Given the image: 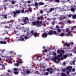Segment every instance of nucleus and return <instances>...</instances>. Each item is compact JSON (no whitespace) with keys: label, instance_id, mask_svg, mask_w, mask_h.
I'll use <instances>...</instances> for the list:
<instances>
[{"label":"nucleus","instance_id":"f257e3e1","mask_svg":"<svg viewBox=\"0 0 76 76\" xmlns=\"http://www.w3.org/2000/svg\"><path fill=\"white\" fill-rule=\"evenodd\" d=\"M64 52L63 50H59L57 51L58 54H59L60 53V55H59L58 56V57L57 56H55L54 58H52V60H53L55 63H58L59 62V60H60V57L62 56V54L61 53H64Z\"/></svg>","mask_w":76,"mask_h":76},{"label":"nucleus","instance_id":"f03ea898","mask_svg":"<svg viewBox=\"0 0 76 76\" xmlns=\"http://www.w3.org/2000/svg\"><path fill=\"white\" fill-rule=\"evenodd\" d=\"M28 37L27 36H24V38L26 39H27L28 38H29L30 36H32V35H34L35 37H37V32H35L34 33V31H31L30 32V34H28Z\"/></svg>","mask_w":76,"mask_h":76},{"label":"nucleus","instance_id":"7ed1b4c3","mask_svg":"<svg viewBox=\"0 0 76 76\" xmlns=\"http://www.w3.org/2000/svg\"><path fill=\"white\" fill-rule=\"evenodd\" d=\"M32 23L33 25H36L37 27H39L41 26L42 25V22L41 21H39L37 20L36 22H32Z\"/></svg>","mask_w":76,"mask_h":76},{"label":"nucleus","instance_id":"20e7f679","mask_svg":"<svg viewBox=\"0 0 76 76\" xmlns=\"http://www.w3.org/2000/svg\"><path fill=\"white\" fill-rule=\"evenodd\" d=\"M72 69V66H68L67 67L66 69V72L67 75H69V73L71 72Z\"/></svg>","mask_w":76,"mask_h":76},{"label":"nucleus","instance_id":"39448f33","mask_svg":"<svg viewBox=\"0 0 76 76\" xmlns=\"http://www.w3.org/2000/svg\"><path fill=\"white\" fill-rule=\"evenodd\" d=\"M20 10H16L15 11H13V13L14 14L13 15L14 17H15L18 15V14L20 13Z\"/></svg>","mask_w":76,"mask_h":76},{"label":"nucleus","instance_id":"423d86ee","mask_svg":"<svg viewBox=\"0 0 76 76\" xmlns=\"http://www.w3.org/2000/svg\"><path fill=\"white\" fill-rule=\"evenodd\" d=\"M49 35H53V34H54L56 35H57V32L56 31H50L48 33Z\"/></svg>","mask_w":76,"mask_h":76},{"label":"nucleus","instance_id":"0eeeda50","mask_svg":"<svg viewBox=\"0 0 76 76\" xmlns=\"http://www.w3.org/2000/svg\"><path fill=\"white\" fill-rule=\"evenodd\" d=\"M29 19H28V18L27 17H26L25 18V19L23 20V22L25 23H27L28 22Z\"/></svg>","mask_w":76,"mask_h":76},{"label":"nucleus","instance_id":"6e6552de","mask_svg":"<svg viewBox=\"0 0 76 76\" xmlns=\"http://www.w3.org/2000/svg\"><path fill=\"white\" fill-rule=\"evenodd\" d=\"M47 70L48 72H50V74H52L53 73V68H48L47 69Z\"/></svg>","mask_w":76,"mask_h":76},{"label":"nucleus","instance_id":"1a4fd4ad","mask_svg":"<svg viewBox=\"0 0 76 76\" xmlns=\"http://www.w3.org/2000/svg\"><path fill=\"white\" fill-rule=\"evenodd\" d=\"M55 9L54 8H51L49 9V10L47 11V13H50V12H51V11H53V10H54Z\"/></svg>","mask_w":76,"mask_h":76},{"label":"nucleus","instance_id":"9d476101","mask_svg":"<svg viewBox=\"0 0 76 76\" xmlns=\"http://www.w3.org/2000/svg\"><path fill=\"white\" fill-rule=\"evenodd\" d=\"M47 35H48V34L47 33H45L42 34V36L44 38H46L47 37Z\"/></svg>","mask_w":76,"mask_h":76},{"label":"nucleus","instance_id":"9b49d317","mask_svg":"<svg viewBox=\"0 0 76 76\" xmlns=\"http://www.w3.org/2000/svg\"><path fill=\"white\" fill-rule=\"evenodd\" d=\"M7 42H6L4 41H0V44H6Z\"/></svg>","mask_w":76,"mask_h":76},{"label":"nucleus","instance_id":"f8f14e48","mask_svg":"<svg viewBox=\"0 0 76 76\" xmlns=\"http://www.w3.org/2000/svg\"><path fill=\"white\" fill-rule=\"evenodd\" d=\"M4 33L3 34H2V35H5V34H9V33H8V32H7V31L6 30H4Z\"/></svg>","mask_w":76,"mask_h":76},{"label":"nucleus","instance_id":"ddd939ff","mask_svg":"<svg viewBox=\"0 0 76 76\" xmlns=\"http://www.w3.org/2000/svg\"><path fill=\"white\" fill-rule=\"evenodd\" d=\"M70 10H71L72 12H75V9L74 8H72L70 9Z\"/></svg>","mask_w":76,"mask_h":76},{"label":"nucleus","instance_id":"4468645a","mask_svg":"<svg viewBox=\"0 0 76 76\" xmlns=\"http://www.w3.org/2000/svg\"><path fill=\"white\" fill-rule=\"evenodd\" d=\"M64 34L63 33H62L59 35V36H60L61 37H63V36H64Z\"/></svg>","mask_w":76,"mask_h":76},{"label":"nucleus","instance_id":"2eb2a0df","mask_svg":"<svg viewBox=\"0 0 76 76\" xmlns=\"http://www.w3.org/2000/svg\"><path fill=\"white\" fill-rule=\"evenodd\" d=\"M70 35H71V31L68 32V33L67 34L66 36L67 37L70 36Z\"/></svg>","mask_w":76,"mask_h":76},{"label":"nucleus","instance_id":"dca6fc26","mask_svg":"<svg viewBox=\"0 0 76 76\" xmlns=\"http://www.w3.org/2000/svg\"><path fill=\"white\" fill-rule=\"evenodd\" d=\"M16 3V1H14V0H12L11 1V3L12 4H14Z\"/></svg>","mask_w":76,"mask_h":76},{"label":"nucleus","instance_id":"f3484780","mask_svg":"<svg viewBox=\"0 0 76 76\" xmlns=\"http://www.w3.org/2000/svg\"><path fill=\"white\" fill-rule=\"evenodd\" d=\"M65 45H66L67 47H69L70 46V44L69 43H66L65 44Z\"/></svg>","mask_w":76,"mask_h":76},{"label":"nucleus","instance_id":"a211bd4d","mask_svg":"<svg viewBox=\"0 0 76 76\" xmlns=\"http://www.w3.org/2000/svg\"><path fill=\"white\" fill-rule=\"evenodd\" d=\"M42 17H43V16L42 15H41V17H39L37 18L38 20H41V18H42Z\"/></svg>","mask_w":76,"mask_h":76},{"label":"nucleus","instance_id":"6ab92c4d","mask_svg":"<svg viewBox=\"0 0 76 76\" xmlns=\"http://www.w3.org/2000/svg\"><path fill=\"white\" fill-rule=\"evenodd\" d=\"M66 32H70L68 28L66 29Z\"/></svg>","mask_w":76,"mask_h":76},{"label":"nucleus","instance_id":"aec40b11","mask_svg":"<svg viewBox=\"0 0 76 76\" xmlns=\"http://www.w3.org/2000/svg\"><path fill=\"white\" fill-rule=\"evenodd\" d=\"M14 65L15 66H19V63L17 62V63L15 64Z\"/></svg>","mask_w":76,"mask_h":76},{"label":"nucleus","instance_id":"412c9836","mask_svg":"<svg viewBox=\"0 0 76 76\" xmlns=\"http://www.w3.org/2000/svg\"><path fill=\"white\" fill-rule=\"evenodd\" d=\"M2 16H3V17H4L5 19H7V15H2Z\"/></svg>","mask_w":76,"mask_h":76},{"label":"nucleus","instance_id":"4be33fe9","mask_svg":"<svg viewBox=\"0 0 76 76\" xmlns=\"http://www.w3.org/2000/svg\"><path fill=\"white\" fill-rule=\"evenodd\" d=\"M26 73L27 74H29V73H30V71L27 70V71H26Z\"/></svg>","mask_w":76,"mask_h":76},{"label":"nucleus","instance_id":"5701e85b","mask_svg":"<svg viewBox=\"0 0 76 76\" xmlns=\"http://www.w3.org/2000/svg\"><path fill=\"white\" fill-rule=\"evenodd\" d=\"M19 41H24V39L23 38H20L19 39Z\"/></svg>","mask_w":76,"mask_h":76},{"label":"nucleus","instance_id":"b1692460","mask_svg":"<svg viewBox=\"0 0 76 76\" xmlns=\"http://www.w3.org/2000/svg\"><path fill=\"white\" fill-rule=\"evenodd\" d=\"M72 18L73 19H75V18H76V15H72Z\"/></svg>","mask_w":76,"mask_h":76},{"label":"nucleus","instance_id":"393cba45","mask_svg":"<svg viewBox=\"0 0 76 76\" xmlns=\"http://www.w3.org/2000/svg\"><path fill=\"white\" fill-rule=\"evenodd\" d=\"M60 0H56L55 1V2L56 3H60Z\"/></svg>","mask_w":76,"mask_h":76},{"label":"nucleus","instance_id":"a878e982","mask_svg":"<svg viewBox=\"0 0 76 76\" xmlns=\"http://www.w3.org/2000/svg\"><path fill=\"white\" fill-rule=\"evenodd\" d=\"M61 75L62 76H67V75L64 73H62Z\"/></svg>","mask_w":76,"mask_h":76},{"label":"nucleus","instance_id":"bb28decb","mask_svg":"<svg viewBox=\"0 0 76 76\" xmlns=\"http://www.w3.org/2000/svg\"><path fill=\"white\" fill-rule=\"evenodd\" d=\"M72 51H73V53H74L76 54V50H75V49H73L72 50Z\"/></svg>","mask_w":76,"mask_h":76},{"label":"nucleus","instance_id":"cd10ccee","mask_svg":"<svg viewBox=\"0 0 76 76\" xmlns=\"http://www.w3.org/2000/svg\"><path fill=\"white\" fill-rule=\"evenodd\" d=\"M64 58H66L67 57V55H64Z\"/></svg>","mask_w":76,"mask_h":76},{"label":"nucleus","instance_id":"c85d7f7f","mask_svg":"<svg viewBox=\"0 0 76 76\" xmlns=\"http://www.w3.org/2000/svg\"><path fill=\"white\" fill-rule=\"evenodd\" d=\"M57 31L58 32H61V29H58Z\"/></svg>","mask_w":76,"mask_h":76},{"label":"nucleus","instance_id":"c756f323","mask_svg":"<svg viewBox=\"0 0 76 76\" xmlns=\"http://www.w3.org/2000/svg\"><path fill=\"white\" fill-rule=\"evenodd\" d=\"M18 63L21 64L22 63V62H21V59H19L18 60Z\"/></svg>","mask_w":76,"mask_h":76},{"label":"nucleus","instance_id":"7c9ffc66","mask_svg":"<svg viewBox=\"0 0 76 76\" xmlns=\"http://www.w3.org/2000/svg\"><path fill=\"white\" fill-rule=\"evenodd\" d=\"M25 29H26V28H22V29L23 31H25Z\"/></svg>","mask_w":76,"mask_h":76},{"label":"nucleus","instance_id":"2f4dec72","mask_svg":"<svg viewBox=\"0 0 76 76\" xmlns=\"http://www.w3.org/2000/svg\"><path fill=\"white\" fill-rule=\"evenodd\" d=\"M72 71L73 72H75V68H73L72 69Z\"/></svg>","mask_w":76,"mask_h":76},{"label":"nucleus","instance_id":"473e14b6","mask_svg":"<svg viewBox=\"0 0 76 76\" xmlns=\"http://www.w3.org/2000/svg\"><path fill=\"white\" fill-rule=\"evenodd\" d=\"M35 5L36 6H38V3H37V2H36L35 3Z\"/></svg>","mask_w":76,"mask_h":76},{"label":"nucleus","instance_id":"72a5a7b5","mask_svg":"<svg viewBox=\"0 0 76 76\" xmlns=\"http://www.w3.org/2000/svg\"><path fill=\"white\" fill-rule=\"evenodd\" d=\"M45 75H46V76L48 75V72H46L45 73Z\"/></svg>","mask_w":76,"mask_h":76},{"label":"nucleus","instance_id":"f704fd0d","mask_svg":"<svg viewBox=\"0 0 76 76\" xmlns=\"http://www.w3.org/2000/svg\"><path fill=\"white\" fill-rule=\"evenodd\" d=\"M7 1H8V0H4V3L7 2Z\"/></svg>","mask_w":76,"mask_h":76},{"label":"nucleus","instance_id":"c9c22d12","mask_svg":"<svg viewBox=\"0 0 76 76\" xmlns=\"http://www.w3.org/2000/svg\"><path fill=\"white\" fill-rule=\"evenodd\" d=\"M67 22L69 23H71V21H70V20H68Z\"/></svg>","mask_w":76,"mask_h":76},{"label":"nucleus","instance_id":"e433bc0d","mask_svg":"<svg viewBox=\"0 0 76 76\" xmlns=\"http://www.w3.org/2000/svg\"><path fill=\"white\" fill-rule=\"evenodd\" d=\"M66 70V69H65L64 68V69H62V72H65Z\"/></svg>","mask_w":76,"mask_h":76},{"label":"nucleus","instance_id":"4c0bfd02","mask_svg":"<svg viewBox=\"0 0 76 76\" xmlns=\"http://www.w3.org/2000/svg\"><path fill=\"white\" fill-rule=\"evenodd\" d=\"M48 51V50H47V49H46L44 50V51L46 52H47Z\"/></svg>","mask_w":76,"mask_h":76},{"label":"nucleus","instance_id":"58836bf2","mask_svg":"<svg viewBox=\"0 0 76 76\" xmlns=\"http://www.w3.org/2000/svg\"><path fill=\"white\" fill-rule=\"evenodd\" d=\"M72 16V14H70L69 15L68 17H69V18H70V17H71V16Z\"/></svg>","mask_w":76,"mask_h":76},{"label":"nucleus","instance_id":"ea45409f","mask_svg":"<svg viewBox=\"0 0 76 76\" xmlns=\"http://www.w3.org/2000/svg\"><path fill=\"white\" fill-rule=\"evenodd\" d=\"M15 75H18V72H15Z\"/></svg>","mask_w":76,"mask_h":76},{"label":"nucleus","instance_id":"a19ab883","mask_svg":"<svg viewBox=\"0 0 76 76\" xmlns=\"http://www.w3.org/2000/svg\"><path fill=\"white\" fill-rule=\"evenodd\" d=\"M40 13H41V14L43 13V11H42V10L40 11Z\"/></svg>","mask_w":76,"mask_h":76},{"label":"nucleus","instance_id":"79ce46f5","mask_svg":"<svg viewBox=\"0 0 76 76\" xmlns=\"http://www.w3.org/2000/svg\"><path fill=\"white\" fill-rule=\"evenodd\" d=\"M14 71H17V69H16V68H14Z\"/></svg>","mask_w":76,"mask_h":76},{"label":"nucleus","instance_id":"37998d69","mask_svg":"<svg viewBox=\"0 0 76 76\" xmlns=\"http://www.w3.org/2000/svg\"><path fill=\"white\" fill-rule=\"evenodd\" d=\"M28 10L29 11H31V10H32V9L31 8H29Z\"/></svg>","mask_w":76,"mask_h":76},{"label":"nucleus","instance_id":"c03bdc74","mask_svg":"<svg viewBox=\"0 0 76 76\" xmlns=\"http://www.w3.org/2000/svg\"><path fill=\"white\" fill-rule=\"evenodd\" d=\"M3 6H4V9L5 10L6 9H7V8H6V6L3 5Z\"/></svg>","mask_w":76,"mask_h":76},{"label":"nucleus","instance_id":"a18cd8bd","mask_svg":"<svg viewBox=\"0 0 76 76\" xmlns=\"http://www.w3.org/2000/svg\"><path fill=\"white\" fill-rule=\"evenodd\" d=\"M40 4L41 5H44V3H42V2H41L40 3Z\"/></svg>","mask_w":76,"mask_h":76},{"label":"nucleus","instance_id":"49530a36","mask_svg":"<svg viewBox=\"0 0 76 76\" xmlns=\"http://www.w3.org/2000/svg\"><path fill=\"white\" fill-rule=\"evenodd\" d=\"M7 38H6L5 39V40H7V42H8V40H7Z\"/></svg>","mask_w":76,"mask_h":76},{"label":"nucleus","instance_id":"de8ad7c7","mask_svg":"<svg viewBox=\"0 0 76 76\" xmlns=\"http://www.w3.org/2000/svg\"><path fill=\"white\" fill-rule=\"evenodd\" d=\"M8 72H9V73H10V72H11V70H8Z\"/></svg>","mask_w":76,"mask_h":76},{"label":"nucleus","instance_id":"09e8293b","mask_svg":"<svg viewBox=\"0 0 76 76\" xmlns=\"http://www.w3.org/2000/svg\"><path fill=\"white\" fill-rule=\"evenodd\" d=\"M75 61H74L73 62V63L74 65H75Z\"/></svg>","mask_w":76,"mask_h":76},{"label":"nucleus","instance_id":"8fccbe9b","mask_svg":"<svg viewBox=\"0 0 76 76\" xmlns=\"http://www.w3.org/2000/svg\"><path fill=\"white\" fill-rule=\"evenodd\" d=\"M10 9H12L13 8V7H12V6L10 5Z\"/></svg>","mask_w":76,"mask_h":76},{"label":"nucleus","instance_id":"3c124183","mask_svg":"<svg viewBox=\"0 0 76 76\" xmlns=\"http://www.w3.org/2000/svg\"><path fill=\"white\" fill-rule=\"evenodd\" d=\"M10 53L11 54H12L13 53L12 51H10Z\"/></svg>","mask_w":76,"mask_h":76},{"label":"nucleus","instance_id":"603ef678","mask_svg":"<svg viewBox=\"0 0 76 76\" xmlns=\"http://www.w3.org/2000/svg\"><path fill=\"white\" fill-rule=\"evenodd\" d=\"M9 63H12V61H9Z\"/></svg>","mask_w":76,"mask_h":76},{"label":"nucleus","instance_id":"864d4df0","mask_svg":"<svg viewBox=\"0 0 76 76\" xmlns=\"http://www.w3.org/2000/svg\"><path fill=\"white\" fill-rule=\"evenodd\" d=\"M27 3H31V1H27Z\"/></svg>","mask_w":76,"mask_h":76},{"label":"nucleus","instance_id":"5fc2aeb1","mask_svg":"<svg viewBox=\"0 0 76 76\" xmlns=\"http://www.w3.org/2000/svg\"><path fill=\"white\" fill-rule=\"evenodd\" d=\"M59 19H60V20H62V19H63V18H60V17L59 18Z\"/></svg>","mask_w":76,"mask_h":76},{"label":"nucleus","instance_id":"6e6d98bb","mask_svg":"<svg viewBox=\"0 0 76 76\" xmlns=\"http://www.w3.org/2000/svg\"><path fill=\"white\" fill-rule=\"evenodd\" d=\"M22 13H24V12H25L24 11V10H22Z\"/></svg>","mask_w":76,"mask_h":76},{"label":"nucleus","instance_id":"4d7b16f0","mask_svg":"<svg viewBox=\"0 0 76 76\" xmlns=\"http://www.w3.org/2000/svg\"><path fill=\"white\" fill-rule=\"evenodd\" d=\"M4 51H5V50L4 49V50H2L1 51H2V52H4Z\"/></svg>","mask_w":76,"mask_h":76},{"label":"nucleus","instance_id":"13d9d810","mask_svg":"<svg viewBox=\"0 0 76 76\" xmlns=\"http://www.w3.org/2000/svg\"><path fill=\"white\" fill-rule=\"evenodd\" d=\"M53 56H56V53H53Z\"/></svg>","mask_w":76,"mask_h":76},{"label":"nucleus","instance_id":"bf43d9fd","mask_svg":"<svg viewBox=\"0 0 76 76\" xmlns=\"http://www.w3.org/2000/svg\"><path fill=\"white\" fill-rule=\"evenodd\" d=\"M36 7L37 9H38V7H37V6H36Z\"/></svg>","mask_w":76,"mask_h":76},{"label":"nucleus","instance_id":"052dcab7","mask_svg":"<svg viewBox=\"0 0 76 76\" xmlns=\"http://www.w3.org/2000/svg\"><path fill=\"white\" fill-rule=\"evenodd\" d=\"M61 60H64V58H63V57H61Z\"/></svg>","mask_w":76,"mask_h":76},{"label":"nucleus","instance_id":"680f3d73","mask_svg":"<svg viewBox=\"0 0 76 76\" xmlns=\"http://www.w3.org/2000/svg\"><path fill=\"white\" fill-rule=\"evenodd\" d=\"M52 23L53 25H54V23L52 22Z\"/></svg>","mask_w":76,"mask_h":76},{"label":"nucleus","instance_id":"e2e57ef3","mask_svg":"<svg viewBox=\"0 0 76 76\" xmlns=\"http://www.w3.org/2000/svg\"><path fill=\"white\" fill-rule=\"evenodd\" d=\"M5 24V22L1 23V24Z\"/></svg>","mask_w":76,"mask_h":76},{"label":"nucleus","instance_id":"0e129e2a","mask_svg":"<svg viewBox=\"0 0 76 76\" xmlns=\"http://www.w3.org/2000/svg\"><path fill=\"white\" fill-rule=\"evenodd\" d=\"M56 28H58V26H56Z\"/></svg>","mask_w":76,"mask_h":76},{"label":"nucleus","instance_id":"69168bd1","mask_svg":"<svg viewBox=\"0 0 76 76\" xmlns=\"http://www.w3.org/2000/svg\"><path fill=\"white\" fill-rule=\"evenodd\" d=\"M63 64L64 65H65L66 64V62H64Z\"/></svg>","mask_w":76,"mask_h":76},{"label":"nucleus","instance_id":"338daca9","mask_svg":"<svg viewBox=\"0 0 76 76\" xmlns=\"http://www.w3.org/2000/svg\"><path fill=\"white\" fill-rule=\"evenodd\" d=\"M70 44H72L73 45V42H72Z\"/></svg>","mask_w":76,"mask_h":76},{"label":"nucleus","instance_id":"774afa93","mask_svg":"<svg viewBox=\"0 0 76 76\" xmlns=\"http://www.w3.org/2000/svg\"><path fill=\"white\" fill-rule=\"evenodd\" d=\"M70 56H72V53H70Z\"/></svg>","mask_w":76,"mask_h":76}]
</instances>
